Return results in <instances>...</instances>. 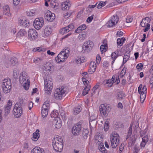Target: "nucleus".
Wrapping results in <instances>:
<instances>
[{
	"instance_id": "1",
	"label": "nucleus",
	"mask_w": 153,
	"mask_h": 153,
	"mask_svg": "<svg viewBox=\"0 0 153 153\" xmlns=\"http://www.w3.org/2000/svg\"><path fill=\"white\" fill-rule=\"evenodd\" d=\"M63 139L60 137L54 138L52 140V145L54 149L56 152H61L62 150Z\"/></svg>"
},
{
	"instance_id": "2",
	"label": "nucleus",
	"mask_w": 153,
	"mask_h": 153,
	"mask_svg": "<svg viewBox=\"0 0 153 153\" xmlns=\"http://www.w3.org/2000/svg\"><path fill=\"white\" fill-rule=\"evenodd\" d=\"M66 87L62 86L60 88H58L55 91L54 96L55 99L57 100H61L65 96L67 91Z\"/></svg>"
},
{
	"instance_id": "3",
	"label": "nucleus",
	"mask_w": 153,
	"mask_h": 153,
	"mask_svg": "<svg viewBox=\"0 0 153 153\" xmlns=\"http://www.w3.org/2000/svg\"><path fill=\"white\" fill-rule=\"evenodd\" d=\"M23 101H20L19 102L16 103L15 107L13 110V114L16 117H19L21 116L22 113V105Z\"/></svg>"
},
{
	"instance_id": "4",
	"label": "nucleus",
	"mask_w": 153,
	"mask_h": 153,
	"mask_svg": "<svg viewBox=\"0 0 153 153\" xmlns=\"http://www.w3.org/2000/svg\"><path fill=\"white\" fill-rule=\"evenodd\" d=\"M2 87L3 91L5 93L10 92L12 88L10 79H4L2 83Z\"/></svg>"
},
{
	"instance_id": "5",
	"label": "nucleus",
	"mask_w": 153,
	"mask_h": 153,
	"mask_svg": "<svg viewBox=\"0 0 153 153\" xmlns=\"http://www.w3.org/2000/svg\"><path fill=\"white\" fill-rule=\"evenodd\" d=\"M53 66L50 63H46L44 64L43 68L42 75L46 76L51 73L53 70Z\"/></svg>"
},
{
	"instance_id": "6",
	"label": "nucleus",
	"mask_w": 153,
	"mask_h": 153,
	"mask_svg": "<svg viewBox=\"0 0 153 153\" xmlns=\"http://www.w3.org/2000/svg\"><path fill=\"white\" fill-rule=\"evenodd\" d=\"M111 110L108 105L102 104L99 108V110L101 114L106 117Z\"/></svg>"
},
{
	"instance_id": "7",
	"label": "nucleus",
	"mask_w": 153,
	"mask_h": 153,
	"mask_svg": "<svg viewBox=\"0 0 153 153\" xmlns=\"http://www.w3.org/2000/svg\"><path fill=\"white\" fill-rule=\"evenodd\" d=\"M119 135L117 134H112L111 136V142L113 148H116L119 143Z\"/></svg>"
},
{
	"instance_id": "8",
	"label": "nucleus",
	"mask_w": 153,
	"mask_h": 153,
	"mask_svg": "<svg viewBox=\"0 0 153 153\" xmlns=\"http://www.w3.org/2000/svg\"><path fill=\"white\" fill-rule=\"evenodd\" d=\"M94 46V43L91 41L89 40L84 42L82 46V52H89Z\"/></svg>"
},
{
	"instance_id": "9",
	"label": "nucleus",
	"mask_w": 153,
	"mask_h": 153,
	"mask_svg": "<svg viewBox=\"0 0 153 153\" xmlns=\"http://www.w3.org/2000/svg\"><path fill=\"white\" fill-rule=\"evenodd\" d=\"M44 24L43 19L42 17L36 18L34 21L33 25L34 27L37 30H39L43 26Z\"/></svg>"
},
{
	"instance_id": "10",
	"label": "nucleus",
	"mask_w": 153,
	"mask_h": 153,
	"mask_svg": "<svg viewBox=\"0 0 153 153\" xmlns=\"http://www.w3.org/2000/svg\"><path fill=\"white\" fill-rule=\"evenodd\" d=\"M53 83L51 80L46 79L45 81V92L48 94H51V90L52 88Z\"/></svg>"
},
{
	"instance_id": "11",
	"label": "nucleus",
	"mask_w": 153,
	"mask_h": 153,
	"mask_svg": "<svg viewBox=\"0 0 153 153\" xmlns=\"http://www.w3.org/2000/svg\"><path fill=\"white\" fill-rule=\"evenodd\" d=\"M19 82L26 90H27L28 89L30 83V81L28 79H26L22 76H20Z\"/></svg>"
},
{
	"instance_id": "12",
	"label": "nucleus",
	"mask_w": 153,
	"mask_h": 153,
	"mask_svg": "<svg viewBox=\"0 0 153 153\" xmlns=\"http://www.w3.org/2000/svg\"><path fill=\"white\" fill-rule=\"evenodd\" d=\"M19 24L20 26L25 27H28L29 26V21L28 19H26L25 17H21L19 19Z\"/></svg>"
},
{
	"instance_id": "13",
	"label": "nucleus",
	"mask_w": 153,
	"mask_h": 153,
	"mask_svg": "<svg viewBox=\"0 0 153 153\" xmlns=\"http://www.w3.org/2000/svg\"><path fill=\"white\" fill-rule=\"evenodd\" d=\"M45 17L46 20L52 22L55 19V15L54 13H51L50 11L48 10L45 13Z\"/></svg>"
},
{
	"instance_id": "14",
	"label": "nucleus",
	"mask_w": 153,
	"mask_h": 153,
	"mask_svg": "<svg viewBox=\"0 0 153 153\" xmlns=\"http://www.w3.org/2000/svg\"><path fill=\"white\" fill-rule=\"evenodd\" d=\"M81 129V126L79 124L74 126L72 128L73 134L74 135L79 134Z\"/></svg>"
},
{
	"instance_id": "15",
	"label": "nucleus",
	"mask_w": 153,
	"mask_h": 153,
	"mask_svg": "<svg viewBox=\"0 0 153 153\" xmlns=\"http://www.w3.org/2000/svg\"><path fill=\"white\" fill-rule=\"evenodd\" d=\"M28 33V36L32 39H35L37 37V32L34 29H29Z\"/></svg>"
},
{
	"instance_id": "16",
	"label": "nucleus",
	"mask_w": 153,
	"mask_h": 153,
	"mask_svg": "<svg viewBox=\"0 0 153 153\" xmlns=\"http://www.w3.org/2000/svg\"><path fill=\"white\" fill-rule=\"evenodd\" d=\"M90 68L88 72L89 74H91L95 71L96 68V65L95 63L92 62L90 63Z\"/></svg>"
},
{
	"instance_id": "17",
	"label": "nucleus",
	"mask_w": 153,
	"mask_h": 153,
	"mask_svg": "<svg viewBox=\"0 0 153 153\" xmlns=\"http://www.w3.org/2000/svg\"><path fill=\"white\" fill-rule=\"evenodd\" d=\"M151 21V19L148 17L143 19L141 22L140 25L142 27H144L146 25L149 24Z\"/></svg>"
},
{
	"instance_id": "18",
	"label": "nucleus",
	"mask_w": 153,
	"mask_h": 153,
	"mask_svg": "<svg viewBox=\"0 0 153 153\" xmlns=\"http://www.w3.org/2000/svg\"><path fill=\"white\" fill-rule=\"evenodd\" d=\"M31 153H45L44 150L40 147H37L32 150Z\"/></svg>"
},
{
	"instance_id": "19",
	"label": "nucleus",
	"mask_w": 153,
	"mask_h": 153,
	"mask_svg": "<svg viewBox=\"0 0 153 153\" xmlns=\"http://www.w3.org/2000/svg\"><path fill=\"white\" fill-rule=\"evenodd\" d=\"M39 132V130L37 129L36 132L33 133V137L31 138L33 140L36 141L39 138L40 136Z\"/></svg>"
},
{
	"instance_id": "20",
	"label": "nucleus",
	"mask_w": 153,
	"mask_h": 153,
	"mask_svg": "<svg viewBox=\"0 0 153 153\" xmlns=\"http://www.w3.org/2000/svg\"><path fill=\"white\" fill-rule=\"evenodd\" d=\"M55 59L58 62H63L65 60V57L63 55L59 54L57 57Z\"/></svg>"
},
{
	"instance_id": "21",
	"label": "nucleus",
	"mask_w": 153,
	"mask_h": 153,
	"mask_svg": "<svg viewBox=\"0 0 153 153\" xmlns=\"http://www.w3.org/2000/svg\"><path fill=\"white\" fill-rule=\"evenodd\" d=\"M86 28V26L85 24H83L78 27L76 29L75 32L76 33H80L82 30L85 29Z\"/></svg>"
},
{
	"instance_id": "22",
	"label": "nucleus",
	"mask_w": 153,
	"mask_h": 153,
	"mask_svg": "<svg viewBox=\"0 0 153 153\" xmlns=\"http://www.w3.org/2000/svg\"><path fill=\"white\" fill-rule=\"evenodd\" d=\"M44 32L45 35L47 36H48L52 32L51 28L49 26H47L45 29Z\"/></svg>"
},
{
	"instance_id": "23",
	"label": "nucleus",
	"mask_w": 153,
	"mask_h": 153,
	"mask_svg": "<svg viewBox=\"0 0 153 153\" xmlns=\"http://www.w3.org/2000/svg\"><path fill=\"white\" fill-rule=\"evenodd\" d=\"M116 97L117 99L121 100L125 98V95L123 92L121 91L117 93Z\"/></svg>"
},
{
	"instance_id": "24",
	"label": "nucleus",
	"mask_w": 153,
	"mask_h": 153,
	"mask_svg": "<svg viewBox=\"0 0 153 153\" xmlns=\"http://www.w3.org/2000/svg\"><path fill=\"white\" fill-rule=\"evenodd\" d=\"M100 144L98 147L99 150L102 153H108V151L105 148L103 143H101Z\"/></svg>"
},
{
	"instance_id": "25",
	"label": "nucleus",
	"mask_w": 153,
	"mask_h": 153,
	"mask_svg": "<svg viewBox=\"0 0 153 153\" xmlns=\"http://www.w3.org/2000/svg\"><path fill=\"white\" fill-rule=\"evenodd\" d=\"M126 40V39L124 37L118 38L117 40V44L119 46H121L123 45V43L125 42Z\"/></svg>"
},
{
	"instance_id": "26",
	"label": "nucleus",
	"mask_w": 153,
	"mask_h": 153,
	"mask_svg": "<svg viewBox=\"0 0 153 153\" xmlns=\"http://www.w3.org/2000/svg\"><path fill=\"white\" fill-rule=\"evenodd\" d=\"M89 131L88 129H84L82 132V136L83 138L86 139L88 135Z\"/></svg>"
},
{
	"instance_id": "27",
	"label": "nucleus",
	"mask_w": 153,
	"mask_h": 153,
	"mask_svg": "<svg viewBox=\"0 0 153 153\" xmlns=\"http://www.w3.org/2000/svg\"><path fill=\"white\" fill-rule=\"evenodd\" d=\"M91 88L90 85H87L83 89L82 94L83 95L85 96L88 94V91L90 90Z\"/></svg>"
},
{
	"instance_id": "28",
	"label": "nucleus",
	"mask_w": 153,
	"mask_h": 153,
	"mask_svg": "<svg viewBox=\"0 0 153 153\" xmlns=\"http://www.w3.org/2000/svg\"><path fill=\"white\" fill-rule=\"evenodd\" d=\"M42 110H47L50 108V104L48 102L45 101V104H43L42 107Z\"/></svg>"
},
{
	"instance_id": "29",
	"label": "nucleus",
	"mask_w": 153,
	"mask_h": 153,
	"mask_svg": "<svg viewBox=\"0 0 153 153\" xmlns=\"http://www.w3.org/2000/svg\"><path fill=\"white\" fill-rule=\"evenodd\" d=\"M118 55L115 52H113L112 53L111 55V57L112 59L113 60L111 62V64L112 65L114 63L116 59L118 57Z\"/></svg>"
},
{
	"instance_id": "30",
	"label": "nucleus",
	"mask_w": 153,
	"mask_h": 153,
	"mask_svg": "<svg viewBox=\"0 0 153 153\" xmlns=\"http://www.w3.org/2000/svg\"><path fill=\"white\" fill-rule=\"evenodd\" d=\"M110 19L112 20V21L116 25L119 21V18L117 15H114L112 16Z\"/></svg>"
},
{
	"instance_id": "31",
	"label": "nucleus",
	"mask_w": 153,
	"mask_h": 153,
	"mask_svg": "<svg viewBox=\"0 0 153 153\" xmlns=\"http://www.w3.org/2000/svg\"><path fill=\"white\" fill-rule=\"evenodd\" d=\"M96 117L94 115H92L90 116L89 118V125L91 131H92V128H93L92 126H91V122H92L93 121L95 120Z\"/></svg>"
},
{
	"instance_id": "32",
	"label": "nucleus",
	"mask_w": 153,
	"mask_h": 153,
	"mask_svg": "<svg viewBox=\"0 0 153 153\" xmlns=\"http://www.w3.org/2000/svg\"><path fill=\"white\" fill-rule=\"evenodd\" d=\"M12 105V102L10 100H9L7 104V105L4 107V109H6L8 110H10L11 107Z\"/></svg>"
},
{
	"instance_id": "33",
	"label": "nucleus",
	"mask_w": 153,
	"mask_h": 153,
	"mask_svg": "<svg viewBox=\"0 0 153 153\" xmlns=\"http://www.w3.org/2000/svg\"><path fill=\"white\" fill-rule=\"evenodd\" d=\"M107 26L109 27H111L115 25L116 24H115L112 20L110 19L106 23Z\"/></svg>"
},
{
	"instance_id": "34",
	"label": "nucleus",
	"mask_w": 153,
	"mask_h": 153,
	"mask_svg": "<svg viewBox=\"0 0 153 153\" xmlns=\"http://www.w3.org/2000/svg\"><path fill=\"white\" fill-rule=\"evenodd\" d=\"M11 64L13 65H15L18 62V59L16 58H13L10 60Z\"/></svg>"
},
{
	"instance_id": "35",
	"label": "nucleus",
	"mask_w": 153,
	"mask_h": 153,
	"mask_svg": "<svg viewBox=\"0 0 153 153\" xmlns=\"http://www.w3.org/2000/svg\"><path fill=\"white\" fill-rule=\"evenodd\" d=\"M81 111V109L80 108H75L73 109V112L75 115H76L79 113Z\"/></svg>"
},
{
	"instance_id": "36",
	"label": "nucleus",
	"mask_w": 153,
	"mask_h": 153,
	"mask_svg": "<svg viewBox=\"0 0 153 153\" xmlns=\"http://www.w3.org/2000/svg\"><path fill=\"white\" fill-rule=\"evenodd\" d=\"M48 110H42L41 114L42 117L43 118H45L47 117L48 114Z\"/></svg>"
},
{
	"instance_id": "37",
	"label": "nucleus",
	"mask_w": 153,
	"mask_h": 153,
	"mask_svg": "<svg viewBox=\"0 0 153 153\" xmlns=\"http://www.w3.org/2000/svg\"><path fill=\"white\" fill-rule=\"evenodd\" d=\"M33 51H38L39 52H42L45 51V50L43 48L40 47H37L36 48H34L33 50Z\"/></svg>"
},
{
	"instance_id": "38",
	"label": "nucleus",
	"mask_w": 153,
	"mask_h": 153,
	"mask_svg": "<svg viewBox=\"0 0 153 153\" xmlns=\"http://www.w3.org/2000/svg\"><path fill=\"white\" fill-rule=\"evenodd\" d=\"M105 5V2L103 1H100L99 4L97 6V7L98 9H100L102 7Z\"/></svg>"
},
{
	"instance_id": "39",
	"label": "nucleus",
	"mask_w": 153,
	"mask_h": 153,
	"mask_svg": "<svg viewBox=\"0 0 153 153\" xmlns=\"http://www.w3.org/2000/svg\"><path fill=\"white\" fill-rule=\"evenodd\" d=\"M109 125L108 122L107 120L105 123V125L104 127V129L105 131H107L109 128Z\"/></svg>"
},
{
	"instance_id": "40",
	"label": "nucleus",
	"mask_w": 153,
	"mask_h": 153,
	"mask_svg": "<svg viewBox=\"0 0 153 153\" xmlns=\"http://www.w3.org/2000/svg\"><path fill=\"white\" fill-rule=\"evenodd\" d=\"M85 58L84 57L79 58L76 60V62L77 63H80L85 62Z\"/></svg>"
},
{
	"instance_id": "41",
	"label": "nucleus",
	"mask_w": 153,
	"mask_h": 153,
	"mask_svg": "<svg viewBox=\"0 0 153 153\" xmlns=\"http://www.w3.org/2000/svg\"><path fill=\"white\" fill-rule=\"evenodd\" d=\"M69 31V30H68L67 29L64 27L60 30V33L62 34H64L65 33H67Z\"/></svg>"
},
{
	"instance_id": "42",
	"label": "nucleus",
	"mask_w": 153,
	"mask_h": 153,
	"mask_svg": "<svg viewBox=\"0 0 153 153\" xmlns=\"http://www.w3.org/2000/svg\"><path fill=\"white\" fill-rule=\"evenodd\" d=\"M132 133V125H131L129 127L128 131V134L127 137H129V136H131Z\"/></svg>"
},
{
	"instance_id": "43",
	"label": "nucleus",
	"mask_w": 153,
	"mask_h": 153,
	"mask_svg": "<svg viewBox=\"0 0 153 153\" xmlns=\"http://www.w3.org/2000/svg\"><path fill=\"white\" fill-rule=\"evenodd\" d=\"M74 28V25L72 24H71L68 25L65 27V28L67 29L68 30H72Z\"/></svg>"
},
{
	"instance_id": "44",
	"label": "nucleus",
	"mask_w": 153,
	"mask_h": 153,
	"mask_svg": "<svg viewBox=\"0 0 153 153\" xmlns=\"http://www.w3.org/2000/svg\"><path fill=\"white\" fill-rule=\"evenodd\" d=\"M26 15L28 16H32L35 14V12L33 11H28L26 12Z\"/></svg>"
},
{
	"instance_id": "45",
	"label": "nucleus",
	"mask_w": 153,
	"mask_h": 153,
	"mask_svg": "<svg viewBox=\"0 0 153 153\" xmlns=\"http://www.w3.org/2000/svg\"><path fill=\"white\" fill-rule=\"evenodd\" d=\"M61 121L59 120V121L57 120L56 122V123L55 127L57 128H60L61 126V125L60 123Z\"/></svg>"
},
{
	"instance_id": "46",
	"label": "nucleus",
	"mask_w": 153,
	"mask_h": 153,
	"mask_svg": "<svg viewBox=\"0 0 153 153\" xmlns=\"http://www.w3.org/2000/svg\"><path fill=\"white\" fill-rule=\"evenodd\" d=\"M20 76H22L25 78L27 79L28 77V76L27 73L25 71L22 72L20 74Z\"/></svg>"
},
{
	"instance_id": "47",
	"label": "nucleus",
	"mask_w": 153,
	"mask_h": 153,
	"mask_svg": "<svg viewBox=\"0 0 153 153\" xmlns=\"http://www.w3.org/2000/svg\"><path fill=\"white\" fill-rule=\"evenodd\" d=\"M106 46L105 45H101L100 47V50L103 53V52H105L106 51V50H105V47Z\"/></svg>"
},
{
	"instance_id": "48",
	"label": "nucleus",
	"mask_w": 153,
	"mask_h": 153,
	"mask_svg": "<svg viewBox=\"0 0 153 153\" xmlns=\"http://www.w3.org/2000/svg\"><path fill=\"white\" fill-rule=\"evenodd\" d=\"M19 33L21 35V36H23L25 35L26 34V32L25 31V30L24 29H21L19 31Z\"/></svg>"
},
{
	"instance_id": "49",
	"label": "nucleus",
	"mask_w": 153,
	"mask_h": 153,
	"mask_svg": "<svg viewBox=\"0 0 153 153\" xmlns=\"http://www.w3.org/2000/svg\"><path fill=\"white\" fill-rule=\"evenodd\" d=\"M10 9L9 8H7V12L4 11V14L7 16H10L11 15V14L10 13Z\"/></svg>"
},
{
	"instance_id": "50",
	"label": "nucleus",
	"mask_w": 153,
	"mask_h": 153,
	"mask_svg": "<svg viewBox=\"0 0 153 153\" xmlns=\"http://www.w3.org/2000/svg\"><path fill=\"white\" fill-rule=\"evenodd\" d=\"M147 131V130L146 129H145L144 130L141 131H140V134L141 137H142L143 136L145 135L146 134V132Z\"/></svg>"
},
{
	"instance_id": "51",
	"label": "nucleus",
	"mask_w": 153,
	"mask_h": 153,
	"mask_svg": "<svg viewBox=\"0 0 153 153\" xmlns=\"http://www.w3.org/2000/svg\"><path fill=\"white\" fill-rule=\"evenodd\" d=\"M143 64L140 63L138 64L137 65L136 67L137 69L138 70H141L142 69V68H143Z\"/></svg>"
},
{
	"instance_id": "52",
	"label": "nucleus",
	"mask_w": 153,
	"mask_h": 153,
	"mask_svg": "<svg viewBox=\"0 0 153 153\" xmlns=\"http://www.w3.org/2000/svg\"><path fill=\"white\" fill-rule=\"evenodd\" d=\"M146 90L147 88L146 87V86L145 85H144L142 89H141L140 93L146 94Z\"/></svg>"
},
{
	"instance_id": "53",
	"label": "nucleus",
	"mask_w": 153,
	"mask_h": 153,
	"mask_svg": "<svg viewBox=\"0 0 153 153\" xmlns=\"http://www.w3.org/2000/svg\"><path fill=\"white\" fill-rule=\"evenodd\" d=\"M101 58L100 56L99 55H97L96 57V63L97 64H99L100 62Z\"/></svg>"
},
{
	"instance_id": "54",
	"label": "nucleus",
	"mask_w": 153,
	"mask_h": 153,
	"mask_svg": "<svg viewBox=\"0 0 153 153\" xmlns=\"http://www.w3.org/2000/svg\"><path fill=\"white\" fill-rule=\"evenodd\" d=\"M94 16V15H92L91 16L88 17L86 20L87 22L88 23H90L93 19Z\"/></svg>"
},
{
	"instance_id": "55",
	"label": "nucleus",
	"mask_w": 153,
	"mask_h": 153,
	"mask_svg": "<svg viewBox=\"0 0 153 153\" xmlns=\"http://www.w3.org/2000/svg\"><path fill=\"white\" fill-rule=\"evenodd\" d=\"M150 24H148L146 25V26L144 27L145 28L143 30L144 32H146L147 31L150 29Z\"/></svg>"
},
{
	"instance_id": "56",
	"label": "nucleus",
	"mask_w": 153,
	"mask_h": 153,
	"mask_svg": "<svg viewBox=\"0 0 153 153\" xmlns=\"http://www.w3.org/2000/svg\"><path fill=\"white\" fill-rule=\"evenodd\" d=\"M126 69V68L124 67L121 71V74L122 75V77L125 74Z\"/></svg>"
},
{
	"instance_id": "57",
	"label": "nucleus",
	"mask_w": 153,
	"mask_h": 153,
	"mask_svg": "<svg viewBox=\"0 0 153 153\" xmlns=\"http://www.w3.org/2000/svg\"><path fill=\"white\" fill-rule=\"evenodd\" d=\"M41 60L39 58H37L34 59V62L36 64H39L41 62Z\"/></svg>"
},
{
	"instance_id": "58",
	"label": "nucleus",
	"mask_w": 153,
	"mask_h": 153,
	"mask_svg": "<svg viewBox=\"0 0 153 153\" xmlns=\"http://www.w3.org/2000/svg\"><path fill=\"white\" fill-rule=\"evenodd\" d=\"M140 129L139 128L138 123H137L134 127V131L137 132Z\"/></svg>"
},
{
	"instance_id": "59",
	"label": "nucleus",
	"mask_w": 153,
	"mask_h": 153,
	"mask_svg": "<svg viewBox=\"0 0 153 153\" xmlns=\"http://www.w3.org/2000/svg\"><path fill=\"white\" fill-rule=\"evenodd\" d=\"M19 74V72L16 71L15 70L13 71V76L15 78L17 77Z\"/></svg>"
},
{
	"instance_id": "60",
	"label": "nucleus",
	"mask_w": 153,
	"mask_h": 153,
	"mask_svg": "<svg viewBox=\"0 0 153 153\" xmlns=\"http://www.w3.org/2000/svg\"><path fill=\"white\" fill-rule=\"evenodd\" d=\"M149 82L150 85H152L151 88L153 87V74L152 75L151 77L150 78Z\"/></svg>"
},
{
	"instance_id": "61",
	"label": "nucleus",
	"mask_w": 153,
	"mask_h": 153,
	"mask_svg": "<svg viewBox=\"0 0 153 153\" xmlns=\"http://www.w3.org/2000/svg\"><path fill=\"white\" fill-rule=\"evenodd\" d=\"M68 2H63L62 4V8L63 10H64V9L65 7H66V5L68 4Z\"/></svg>"
},
{
	"instance_id": "62",
	"label": "nucleus",
	"mask_w": 153,
	"mask_h": 153,
	"mask_svg": "<svg viewBox=\"0 0 153 153\" xmlns=\"http://www.w3.org/2000/svg\"><path fill=\"white\" fill-rule=\"evenodd\" d=\"M142 141H144L146 143L148 140V137L146 135L144 136L142 138Z\"/></svg>"
},
{
	"instance_id": "63",
	"label": "nucleus",
	"mask_w": 153,
	"mask_h": 153,
	"mask_svg": "<svg viewBox=\"0 0 153 153\" xmlns=\"http://www.w3.org/2000/svg\"><path fill=\"white\" fill-rule=\"evenodd\" d=\"M132 21V18H130L129 17H127L126 19V22L127 23L131 22Z\"/></svg>"
},
{
	"instance_id": "64",
	"label": "nucleus",
	"mask_w": 153,
	"mask_h": 153,
	"mask_svg": "<svg viewBox=\"0 0 153 153\" xmlns=\"http://www.w3.org/2000/svg\"><path fill=\"white\" fill-rule=\"evenodd\" d=\"M134 149V153H137L140 150L139 148L137 146H135Z\"/></svg>"
}]
</instances>
